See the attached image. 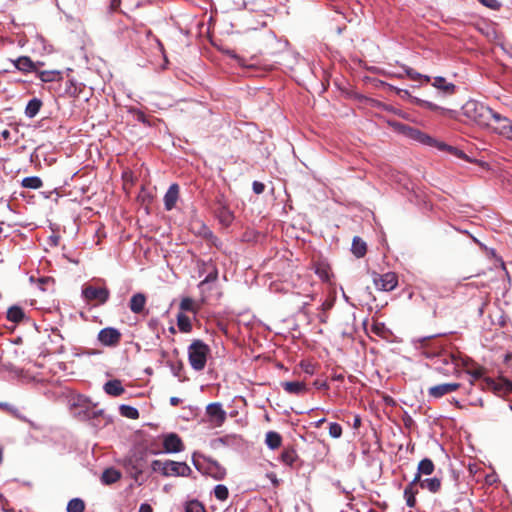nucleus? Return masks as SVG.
<instances>
[{
    "instance_id": "f257e3e1",
    "label": "nucleus",
    "mask_w": 512,
    "mask_h": 512,
    "mask_svg": "<svg viewBox=\"0 0 512 512\" xmlns=\"http://www.w3.org/2000/svg\"><path fill=\"white\" fill-rule=\"evenodd\" d=\"M463 115L481 127H490L495 112L476 100L467 101L462 107Z\"/></svg>"
},
{
    "instance_id": "f03ea898",
    "label": "nucleus",
    "mask_w": 512,
    "mask_h": 512,
    "mask_svg": "<svg viewBox=\"0 0 512 512\" xmlns=\"http://www.w3.org/2000/svg\"><path fill=\"white\" fill-rule=\"evenodd\" d=\"M210 348L201 340H194L188 347V359L191 367L196 371H202L207 362Z\"/></svg>"
},
{
    "instance_id": "7ed1b4c3",
    "label": "nucleus",
    "mask_w": 512,
    "mask_h": 512,
    "mask_svg": "<svg viewBox=\"0 0 512 512\" xmlns=\"http://www.w3.org/2000/svg\"><path fill=\"white\" fill-rule=\"evenodd\" d=\"M146 466V454L142 451L130 453L124 460V467L132 478L138 480Z\"/></svg>"
},
{
    "instance_id": "20e7f679",
    "label": "nucleus",
    "mask_w": 512,
    "mask_h": 512,
    "mask_svg": "<svg viewBox=\"0 0 512 512\" xmlns=\"http://www.w3.org/2000/svg\"><path fill=\"white\" fill-rule=\"evenodd\" d=\"M489 128L496 134L512 140V121L507 117L495 112Z\"/></svg>"
},
{
    "instance_id": "39448f33",
    "label": "nucleus",
    "mask_w": 512,
    "mask_h": 512,
    "mask_svg": "<svg viewBox=\"0 0 512 512\" xmlns=\"http://www.w3.org/2000/svg\"><path fill=\"white\" fill-rule=\"evenodd\" d=\"M372 280L375 287L380 291L389 292L396 288L398 285V277L393 272H387L385 274H379L377 272L372 273Z\"/></svg>"
},
{
    "instance_id": "423d86ee",
    "label": "nucleus",
    "mask_w": 512,
    "mask_h": 512,
    "mask_svg": "<svg viewBox=\"0 0 512 512\" xmlns=\"http://www.w3.org/2000/svg\"><path fill=\"white\" fill-rule=\"evenodd\" d=\"M196 469L204 474H207L215 480H222L226 475V470L215 461H207L205 466L199 461L193 459Z\"/></svg>"
},
{
    "instance_id": "0eeeda50",
    "label": "nucleus",
    "mask_w": 512,
    "mask_h": 512,
    "mask_svg": "<svg viewBox=\"0 0 512 512\" xmlns=\"http://www.w3.org/2000/svg\"><path fill=\"white\" fill-rule=\"evenodd\" d=\"M82 294L87 301H94L98 304H104L109 298V290L105 287L86 286Z\"/></svg>"
},
{
    "instance_id": "6e6552de",
    "label": "nucleus",
    "mask_w": 512,
    "mask_h": 512,
    "mask_svg": "<svg viewBox=\"0 0 512 512\" xmlns=\"http://www.w3.org/2000/svg\"><path fill=\"white\" fill-rule=\"evenodd\" d=\"M209 422L215 426H221L226 419V411L220 403H211L206 407Z\"/></svg>"
},
{
    "instance_id": "1a4fd4ad",
    "label": "nucleus",
    "mask_w": 512,
    "mask_h": 512,
    "mask_svg": "<svg viewBox=\"0 0 512 512\" xmlns=\"http://www.w3.org/2000/svg\"><path fill=\"white\" fill-rule=\"evenodd\" d=\"M98 340L104 346H116L121 340V333L116 328L107 327L100 330Z\"/></svg>"
},
{
    "instance_id": "9d476101",
    "label": "nucleus",
    "mask_w": 512,
    "mask_h": 512,
    "mask_svg": "<svg viewBox=\"0 0 512 512\" xmlns=\"http://www.w3.org/2000/svg\"><path fill=\"white\" fill-rule=\"evenodd\" d=\"M191 468L185 462H176L167 460L166 477L169 476H189Z\"/></svg>"
},
{
    "instance_id": "9b49d317",
    "label": "nucleus",
    "mask_w": 512,
    "mask_h": 512,
    "mask_svg": "<svg viewBox=\"0 0 512 512\" xmlns=\"http://www.w3.org/2000/svg\"><path fill=\"white\" fill-rule=\"evenodd\" d=\"M459 388V383H443L430 387L428 389V394L433 398H440L446 394L457 391Z\"/></svg>"
},
{
    "instance_id": "f8f14e48",
    "label": "nucleus",
    "mask_w": 512,
    "mask_h": 512,
    "mask_svg": "<svg viewBox=\"0 0 512 512\" xmlns=\"http://www.w3.org/2000/svg\"><path fill=\"white\" fill-rule=\"evenodd\" d=\"M163 447L167 453H177L184 449L182 440L175 433H170L164 437Z\"/></svg>"
},
{
    "instance_id": "ddd939ff",
    "label": "nucleus",
    "mask_w": 512,
    "mask_h": 512,
    "mask_svg": "<svg viewBox=\"0 0 512 512\" xmlns=\"http://www.w3.org/2000/svg\"><path fill=\"white\" fill-rule=\"evenodd\" d=\"M431 84L445 95H453L456 90V86L453 83L447 82L445 78L440 76L433 78Z\"/></svg>"
},
{
    "instance_id": "4468645a",
    "label": "nucleus",
    "mask_w": 512,
    "mask_h": 512,
    "mask_svg": "<svg viewBox=\"0 0 512 512\" xmlns=\"http://www.w3.org/2000/svg\"><path fill=\"white\" fill-rule=\"evenodd\" d=\"M281 385L285 392L293 395H302L307 391L306 384L301 381H287L283 382Z\"/></svg>"
},
{
    "instance_id": "2eb2a0df",
    "label": "nucleus",
    "mask_w": 512,
    "mask_h": 512,
    "mask_svg": "<svg viewBox=\"0 0 512 512\" xmlns=\"http://www.w3.org/2000/svg\"><path fill=\"white\" fill-rule=\"evenodd\" d=\"M407 138H410L412 140L418 141L426 145L436 144V141L432 137L413 127H410V129L408 130Z\"/></svg>"
},
{
    "instance_id": "dca6fc26",
    "label": "nucleus",
    "mask_w": 512,
    "mask_h": 512,
    "mask_svg": "<svg viewBox=\"0 0 512 512\" xmlns=\"http://www.w3.org/2000/svg\"><path fill=\"white\" fill-rule=\"evenodd\" d=\"M179 187L177 184H173L169 187L168 191L164 196V205L166 210H172L178 200Z\"/></svg>"
},
{
    "instance_id": "f3484780",
    "label": "nucleus",
    "mask_w": 512,
    "mask_h": 512,
    "mask_svg": "<svg viewBox=\"0 0 512 512\" xmlns=\"http://www.w3.org/2000/svg\"><path fill=\"white\" fill-rule=\"evenodd\" d=\"M145 304L146 296L143 293H136L131 297L129 307L133 313L139 314L144 310Z\"/></svg>"
},
{
    "instance_id": "a211bd4d",
    "label": "nucleus",
    "mask_w": 512,
    "mask_h": 512,
    "mask_svg": "<svg viewBox=\"0 0 512 512\" xmlns=\"http://www.w3.org/2000/svg\"><path fill=\"white\" fill-rule=\"evenodd\" d=\"M104 391L111 396H120L124 393V388L120 380H110L105 383Z\"/></svg>"
},
{
    "instance_id": "6ab92c4d",
    "label": "nucleus",
    "mask_w": 512,
    "mask_h": 512,
    "mask_svg": "<svg viewBox=\"0 0 512 512\" xmlns=\"http://www.w3.org/2000/svg\"><path fill=\"white\" fill-rule=\"evenodd\" d=\"M418 483L422 489H427L431 493H437L441 489V480L437 477L420 479Z\"/></svg>"
},
{
    "instance_id": "aec40b11",
    "label": "nucleus",
    "mask_w": 512,
    "mask_h": 512,
    "mask_svg": "<svg viewBox=\"0 0 512 512\" xmlns=\"http://www.w3.org/2000/svg\"><path fill=\"white\" fill-rule=\"evenodd\" d=\"M434 470L435 466L433 461L429 458H425L419 462L415 477H419L421 479L422 475H431Z\"/></svg>"
},
{
    "instance_id": "412c9836",
    "label": "nucleus",
    "mask_w": 512,
    "mask_h": 512,
    "mask_svg": "<svg viewBox=\"0 0 512 512\" xmlns=\"http://www.w3.org/2000/svg\"><path fill=\"white\" fill-rule=\"evenodd\" d=\"M351 251L357 258L363 257L367 251L366 243L360 237L355 236L353 238Z\"/></svg>"
},
{
    "instance_id": "4be33fe9",
    "label": "nucleus",
    "mask_w": 512,
    "mask_h": 512,
    "mask_svg": "<svg viewBox=\"0 0 512 512\" xmlns=\"http://www.w3.org/2000/svg\"><path fill=\"white\" fill-rule=\"evenodd\" d=\"M265 443L270 449H277L281 446L282 437L275 431H269L266 433Z\"/></svg>"
},
{
    "instance_id": "5701e85b",
    "label": "nucleus",
    "mask_w": 512,
    "mask_h": 512,
    "mask_svg": "<svg viewBox=\"0 0 512 512\" xmlns=\"http://www.w3.org/2000/svg\"><path fill=\"white\" fill-rule=\"evenodd\" d=\"M15 67L23 72H30L34 70L35 66L32 60L29 57L22 56L14 61Z\"/></svg>"
},
{
    "instance_id": "b1692460",
    "label": "nucleus",
    "mask_w": 512,
    "mask_h": 512,
    "mask_svg": "<svg viewBox=\"0 0 512 512\" xmlns=\"http://www.w3.org/2000/svg\"><path fill=\"white\" fill-rule=\"evenodd\" d=\"M121 478V473L113 468L106 469L101 477L104 484H113Z\"/></svg>"
},
{
    "instance_id": "393cba45",
    "label": "nucleus",
    "mask_w": 512,
    "mask_h": 512,
    "mask_svg": "<svg viewBox=\"0 0 512 512\" xmlns=\"http://www.w3.org/2000/svg\"><path fill=\"white\" fill-rule=\"evenodd\" d=\"M41 105H42V103L39 99H36V98L31 99L28 102L26 109H25L26 116H28L29 118L35 117L38 114V112L41 108Z\"/></svg>"
},
{
    "instance_id": "a878e982",
    "label": "nucleus",
    "mask_w": 512,
    "mask_h": 512,
    "mask_svg": "<svg viewBox=\"0 0 512 512\" xmlns=\"http://www.w3.org/2000/svg\"><path fill=\"white\" fill-rule=\"evenodd\" d=\"M177 325L181 332L189 333L192 330L190 318L183 313L177 315Z\"/></svg>"
},
{
    "instance_id": "bb28decb",
    "label": "nucleus",
    "mask_w": 512,
    "mask_h": 512,
    "mask_svg": "<svg viewBox=\"0 0 512 512\" xmlns=\"http://www.w3.org/2000/svg\"><path fill=\"white\" fill-rule=\"evenodd\" d=\"M42 185V180L37 176L26 177L22 180V186L25 188L39 189Z\"/></svg>"
},
{
    "instance_id": "cd10ccee",
    "label": "nucleus",
    "mask_w": 512,
    "mask_h": 512,
    "mask_svg": "<svg viewBox=\"0 0 512 512\" xmlns=\"http://www.w3.org/2000/svg\"><path fill=\"white\" fill-rule=\"evenodd\" d=\"M296 459L297 453L293 448H287L281 454V460L288 466H292Z\"/></svg>"
},
{
    "instance_id": "c85d7f7f",
    "label": "nucleus",
    "mask_w": 512,
    "mask_h": 512,
    "mask_svg": "<svg viewBox=\"0 0 512 512\" xmlns=\"http://www.w3.org/2000/svg\"><path fill=\"white\" fill-rule=\"evenodd\" d=\"M119 411L123 417L129 418V419H138L139 418V412L135 407H132L129 405H121L119 407Z\"/></svg>"
},
{
    "instance_id": "c756f323",
    "label": "nucleus",
    "mask_w": 512,
    "mask_h": 512,
    "mask_svg": "<svg viewBox=\"0 0 512 512\" xmlns=\"http://www.w3.org/2000/svg\"><path fill=\"white\" fill-rule=\"evenodd\" d=\"M24 313L21 308L13 306L7 311V318L12 322H19L23 319Z\"/></svg>"
},
{
    "instance_id": "7c9ffc66",
    "label": "nucleus",
    "mask_w": 512,
    "mask_h": 512,
    "mask_svg": "<svg viewBox=\"0 0 512 512\" xmlns=\"http://www.w3.org/2000/svg\"><path fill=\"white\" fill-rule=\"evenodd\" d=\"M180 309L182 311H189L196 313L198 310V305L195 303V301L189 297H185L180 302Z\"/></svg>"
},
{
    "instance_id": "2f4dec72",
    "label": "nucleus",
    "mask_w": 512,
    "mask_h": 512,
    "mask_svg": "<svg viewBox=\"0 0 512 512\" xmlns=\"http://www.w3.org/2000/svg\"><path fill=\"white\" fill-rule=\"evenodd\" d=\"M84 509H85V504L79 498H74L68 502L67 512H83Z\"/></svg>"
},
{
    "instance_id": "473e14b6",
    "label": "nucleus",
    "mask_w": 512,
    "mask_h": 512,
    "mask_svg": "<svg viewBox=\"0 0 512 512\" xmlns=\"http://www.w3.org/2000/svg\"><path fill=\"white\" fill-rule=\"evenodd\" d=\"M418 482H420V478L414 477V479L404 489V497L416 496V494L418 493Z\"/></svg>"
},
{
    "instance_id": "72a5a7b5",
    "label": "nucleus",
    "mask_w": 512,
    "mask_h": 512,
    "mask_svg": "<svg viewBox=\"0 0 512 512\" xmlns=\"http://www.w3.org/2000/svg\"><path fill=\"white\" fill-rule=\"evenodd\" d=\"M214 495L220 501H225L228 498L229 491L225 485L219 484L214 488Z\"/></svg>"
},
{
    "instance_id": "f704fd0d",
    "label": "nucleus",
    "mask_w": 512,
    "mask_h": 512,
    "mask_svg": "<svg viewBox=\"0 0 512 512\" xmlns=\"http://www.w3.org/2000/svg\"><path fill=\"white\" fill-rule=\"evenodd\" d=\"M405 73L411 80H424L425 82L431 81V78L429 76L421 75L420 73L414 71L411 68H405Z\"/></svg>"
},
{
    "instance_id": "c9c22d12",
    "label": "nucleus",
    "mask_w": 512,
    "mask_h": 512,
    "mask_svg": "<svg viewBox=\"0 0 512 512\" xmlns=\"http://www.w3.org/2000/svg\"><path fill=\"white\" fill-rule=\"evenodd\" d=\"M185 512H205V508L199 501L193 500L186 504Z\"/></svg>"
},
{
    "instance_id": "e433bc0d",
    "label": "nucleus",
    "mask_w": 512,
    "mask_h": 512,
    "mask_svg": "<svg viewBox=\"0 0 512 512\" xmlns=\"http://www.w3.org/2000/svg\"><path fill=\"white\" fill-rule=\"evenodd\" d=\"M151 468L153 471L160 472L162 475L166 476L167 461L154 460L151 464Z\"/></svg>"
},
{
    "instance_id": "4c0bfd02",
    "label": "nucleus",
    "mask_w": 512,
    "mask_h": 512,
    "mask_svg": "<svg viewBox=\"0 0 512 512\" xmlns=\"http://www.w3.org/2000/svg\"><path fill=\"white\" fill-rule=\"evenodd\" d=\"M390 126L398 133L407 137L408 130L410 129V126H407V125L399 123V122H390Z\"/></svg>"
},
{
    "instance_id": "58836bf2",
    "label": "nucleus",
    "mask_w": 512,
    "mask_h": 512,
    "mask_svg": "<svg viewBox=\"0 0 512 512\" xmlns=\"http://www.w3.org/2000/svg\"><path fill=\"white\" fill-rule=\"evenodd\" d=\"M390 126L398 133L407 137L408 130L410 129V126H407V125L399 123V122H390Z\"/></svg>"
},
{
    "instance_id": "ea45409f",
    "label": "nucleus",
    "mask_w": 512,
    "mask_h": 512,
    "mask_svg": "<svg viewBox=\"0 0 512 512\" xmlns=\"http://www.w3.org/2000/svg\"><path fill=\"white\" fill-rule=\"evenodd\" d=\"M390 126L398 133L407 137L408 130L410 129V126H407V125L399 123V122H390Z\"/></svg>"
},
{
    "instance_id": "a19ab883",
    "label": "nucleus",
    "mask_w": 512,
    "mask_h": 512,
    "mask_svg": "<svg viewBox=\"0 0 512 512\" xmlns=\"http://www.w3.org/2000/svg\"><path fill=\"white\" fill-rule=\"evenodd\" d=\"M329 435L332 438H340L342 435V427L338 423H330Z\"/></svg>"
},
{
    "instance_id": "79ce46f5",
    "label": "nucleus",
    "mask_w": 512,
    "mask_h": 512,
    "mask_svg": "<svg viewBox=\"0 0 512 512\" xmlns=\"http://www.w3.org/2000/svg\"><path fill=\"white\" fill-rule=\"evenodd\" d=\"M417 103L421 106H423L426 109L432 110V111H445L444 108L436 105L433 102L425 101V100H417Z\"/></svg>"
},
{
    "instance_id": "37998d69",
    "label": "nucleus",
    "mask_w": 512,
    "mask_h": 512,
    "mask_svg": "<svg viewBox=\"0 0 512 512\" xmlns=\"http://www.w3.org/2000/svg\"><path fill=\"white\" fill-rule=\"evenodd\" d=\"M72 406L88 409L90 407V401L84 396H78L73 400Z\"/></svg>"
},
{
    "instance_id": "c03bdc74",
    "label": "nucleus",
    "mask_w": 512,
    "mask_h": 512,
    "mask_svg": "<svg viewBox=\"0 0 512 512\" xmlns=\"http://www.w3.org/2000/svg\"><path fill=\"white\" fill-rule=\"evenodd\" d=\"M484 6L491 9H499L500 3L497 0H479Z\"/></svg>"
},
{
    "instance_id": "a18cd8bd",
    "label": "nucleus",
    "mask_w": 512,
    "mask_h": 512,
    "mask_svg": "<svg viewBox=\"0 0 512 512\" xmlns=\"http://www.w3.org/2000/svg\"><path fill=\"white\" fill-rule=\"evenodd\" d=\"M55 72L43 71L40 73V79L44 82H49L54 80Z\"/></svg>"
},
{
    "instance_id": "49530a36",
    "label": "nucleus",
    "mask_w": 512,
    "mask_h": 512,
    "mask_svg": "<svg viewBox=\"0 0 512 512\" xmlns=\"http://www.w3.org/2000/svg\"><path fill=\"white\" fill-rule=\"evenodd\" d=\"M252 188L255 194H261L264 192L265 185L262 182L254 181Z\"/></svg>"
},
{
    "instance_id": "de8ad7c7",
    "label": "nucleus",
    "mask_w": 512,
    "mask_h": 512,
    "mask_svg": "<svg viewBox=\"0 0 512 512\" xmlns=\"http://www.w3.org/2000/svg\"><path fill=\"white\" fill-rule=\"evenodd\" d=\"M217 276H218V273L216 270H214L213 272H210L206 276V278L200 283V285L215 281L217 279Z\"/></svg>"
},
{
    "instance_id": "09e8293b",
    "label": "nucleus",
    "mask_w": 512,
    "mask_h": 512,
    "mask_svg": "<svg viewBox=\"0 0 512 512\" xmlns=\"http://www.w3.org/2000/svg\"><path fill=\"white\" fill-rule=\"evenodd\" d=\"M220 218H221V221L226 224H229L232 221V215L227 210H224L221 212Z\"/></svg>"
},
{
    "instance_id": "8fccbe9b",
    "label": "nucleus",
    "mask_w": 512,
    "mask_h": 512,
    "mask_svg": "<svg viewBox=\"0 0 512 512\" xmlns=\"http://www.w3.org/2000/svg\"><path fill=\"white\" fill-rule=\"evenodd\" d=\"M440 149L444 150V149H447L448 151L454 153L455 155H460L462 154V152L458 151L456 148H453L451 146H447L446 144L444 143H440L437 145Z\"/></svg>"
},
{
    "instance_id": "3c124183",
    "label": "nucleus",
    "mask_w": 512,
    "mask_h": 512,
    "mask_svg": "<svg viewBox=\"0 0 512 512\" xmlns=\"http://www.w3.org/2000/svg\"><path fill=\"white\" fill-rule=\"evenodd\" d=\"M408 507L413 508L416 505V496L404 497Z\"/></svg>"
},
{
    "instance_id": "603ef678",
    "label": "nucleus",
    "mask_w": 512,
    "mask_h": 512,
    "mask_svg": "<svg viewBox=\"0 0 512 512\" xmlns=\"http://www.w3.org/2000/svg\"><path fill=\"white\" fill-rule=\"evenodd\" d=\"M139 512H152V508L149 504H142L139 508Z\"/></svg>"
},
{
    "instance_id": "864d4df0",
    "label": "nucleus",
    "mask_w": 512,
    "mask_h": 512,
    "mask_svg": "<svg viewBox=\"0 0 512 512\" xmlns=\"http://www.w3.org/2000/svg\"><path fill=\"white\" fill-rule=\"evenodd\" d=\"M180 403H181V399H180V398H178V397H171V398H170V404H171L172 406H177V405H179Z\"/></svg>"
},
{
    "instance_id": "5fc2aeb1",
    "label": "nucleus",
    "mask_w": 512,
    "mask_h": 512,
    "mask_svg": "<svg viewBox=\"0 0 512 512\" xmlns=\"http://www.w3.org/2000/svg\"><path fill=\"white\" fill-rule=\"evenodd\" d=\"M504 389H505L506 391H511V390H512V383H511V382H509V381H505V382H504Z\"/></svg>"
},
{
    "instance_id": "6e6d98bb",
    "label": "nucleus",
    "mask_w": 512,
    "mask_h": 512,
    "mask_svg": "<svg viewBox=\"0 0 512 512\" xmlns=\"http://www.w3.org/2000/svg\"><path fill=\"white\" fill-rule=\"evenodd\" d=\"M326 421L325 418H322V419H319L318 421L315 422V427L316 428H319L321 427V425Z\"/></svg>"
},
{
    "instance_id": "4d7b16f0",
    "label": "nucleus",
    "mask_w": 512,
    "mask_h": 512,
    "mask_svg": "<svg viewBox=\"0 0 512 512\" xmlns=\"http://www.w3.org/2000/svg\"><path fill=\"white\" fill-rule=\"evenodd\" d=\"M2 455H3V450H2V448L0 447V463L2 462V459H3V458H2Z\"/></svg>"
},
{
    "instance_id": "13d9d810",
    "label": "nucleus",
    "mask_w": 512,
    "mask_h": 512,
    "mask_svg": "<svg viewBox=\"0 0 512 512\" xmlns=\"http://www.w3.org/2000/svg\"><path fill=\"white\" fill-rule=\"evenodd\" d=\"M360 424V419L359 418H356L355 419V426L359 425Z\"/></svg>"
},
{
    "instance_id": "bf43d9fd",
    "label": "nucleus",
    "mask_w": 512,
    "mask_h": 512,
    "mask_svg": "<svg viewBox=\"0 0 512 512\" xmlns=\"http://www.w3.org/2000/svg\"><path fill=\"white\" fill-rule=\"evenodd\" d=\"M158 45H159V47H160L161 49H163V45H162V43H160L159 41H158Z\"/></svg>"
},
{
    "instance_id": "052dcab7",
    "label": "nucleus",
    "mask_w": 512,
    "mask_h": 512,
    "mask_svg": "<svg viewBox=\"0 0 512 512\" xmlns=\"http://www.w3.org/2000/svg\"><path fill=\"white\" fill-rule=\"evenodd\" d=\"M4 407H6V404L0 403V408H4Z\"/></svg>"
},
{
    "instance_id": "680f3d73",
    "label": "nucleus",
    "mask_w": 512,
    "mask_h": 512,
    "mask_svg": "<svg viewBox=\"0 0 512 512\" xmlns=\"http://www.w3.org/2000/svg\"><path fill=\"white\" fill-rule=\"evenodd\" d=\"M306 372H308V373H312V371H310V368H307V369H306Z\"/></svg>"
},
{
    "instance_id": "e2e57ef3",
    "label": "nucleus",
    "mask_w": 512,
    "mask_h": 512,
    "mask_svg": "<svg viewBox=\"0 0 512 512\" xmlns=\"http://www.w3.org/2000/svg\"><path fill=\"white\" fill-rule=\"evenodd\" d=\"M306 372H308V373H312V371H310V368H307V369H306Z\"/></svg>"
},
{
    "instance_id": "0e129e2a",
    "label": "nucleus",
    "mask_w": 512,
    "mask_h": 512,
    "mask_svg": "<svg viewBox=\"0 0 512 512\" xmlns=\"http://www.w3.org/2000/svg\"><path fill=\"white\" fill-rule=\"evenodd\" d=\"M2 499H3V496L0 494V500H2Z\"/></svg>"
}]
</instances>
